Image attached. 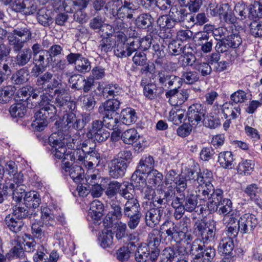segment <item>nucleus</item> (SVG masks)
I'll list each match as a JSON object with an SVG mask.
<instances>
[{"label":"nucleus","instance_id":"864d4df0","mask_svg":"<svg viewBox=\"0 0 262 262\" xmlns=\"http://www.w3.org/2000/svg\"><path fill=\"white\" fill-rule=\"evenodd\" d=\"M90 0H75L69 2L67 0L64 2V10L67 12L72 13L74 9V6H78L81 8H85L89 4Z\"/></svg>","mask_w":262,"mask_h":262},{"label":"nucleus","instance_id":"49530a36","mask_svg":"<svg viewBox=\"0 0 262 262\" xmlns=\"http://www.w3.org/2000/svg\"><path fill=\"white\" fill-rule=\"evenodd\" d=\"M142 171L136 169L131 177L132 185L137 189H141L147 185L146 179L143 176Z\"/></svg>","mask_w":262,"mask_h":262},{"label":"nucleus","instance_id":"72a5a7b5","mask_svg":"<svg viewBox=\"0 0 262 262\" xmlns=\"http://www.w3.org/2000/svg\"><path fill=\"white\" fill-rule=\"evenodd\" d=\"M52 12L46 8L39 10L37 13L38 23L45 27H49L53 23Z\"/></svg>","mask_w":262,"mask_h":262},{"label":"nucleus","instance_id":"cd10ccee","mask_svg":"<svg viewBox=\"0 0 262 262\" xmlns=\"http://www.w3.org/2000/svg\"><path fill=\"white\" fill-rule=\"evenodd\" d=\"M16 55L14 57V63L16 66L23 67L28 64L32 59L31 49L25 48L20 51L14 53Z\"/></svg>","mask_w":262,"mask_h":262},{"label":"nucleus","instance_id":"bb28decb","mask_svg":"<svg viewBox=\"0 0 262 262\" xmlns=\"http://www.w3.org/2000/svg\"><path fill=\"white\" fill-rule=\"evenodd\" d=\"M39 90L40 89H37V87L27 85L18 90L17 95L21 100H30L33 102L34 99L38 97Z\"/></svg>","mask_w":262,"mask_h":262},{"label":"nucleus","instance_id":"c85d7f7f","mask_svg":"<svg viewBox=\"0 0 262 262\" xmlns=\"http://www.w3.org/2000/svg\"><path fill=\"white\" fill-rule=\"evenodd\" d=\"M103 210L104 206L100 201L96 200L91 203L89 214L91 215L94 224H99Z\"/></svg>","mask_w":262,"mask_h":262},{"label":"nucleus","instance_id":"a211bd4d","mask_svg":"<svg viewBox=\"0 0 262 262\" xmlns=\"http://www.w3.org/2000/svg\"><path fill=\"white\" fill-rule=\"evenodd\" d=\"M237 222L243 234H250L252 232L257 225V220L252 214L246 213L241 216Z\"/></svg>","mask_w":262,"mask_h":262},{"label":"nucleus","instance_id":"6ab92c4d","mask_svg":"<svg viewBox=\"0 0 262 262\" xmlns=\"http://www.w3.org/2000/svg\"><path fill=\"white\" fill-rule=\"evenodd\" d=\"M164 213L163 207H157L150 208L145 214L146 225L150 227H154L159 224Z\"/></svg>","mask_w":262,"mask_h":262},{"label":"nucleus","instance_id":"a878e982","mask_svg":"<svg viewBox=\"0 0 262 262\" xmlns=\"http://www.w3.org/2000/svg\"><path fill=\"white\" fill-rule=\"evenodd\" d=\"M71 163L67 161L63 163L62 167L66 172L69 171V176L75 182L79 183L83 181L84 177V169L80 166L75 165L71 167Z\"/></svg>","mask_w":262,"mask_h":262},{"label":"nucleus","instance_id":"9b49d317","mask_svg":"<svg viewBox=\"0 0 262 262\" xmlns=\"http://www.w3.org/2000/svg\"><path fill=\"white\" fill-rule=\"evenodd\" d=\"M169 16L174 19V21L180 23L187 29L190 28V25L192 24L191 20H193V15L188 12L186 8L183 7H172L170 10Z\"/></svg>","mask_w":262,"mask_h":262},{"label":"nucleus","instance_id":"4468645a","mask_svg":"<svg viewBox=\"0 0 262 262\" xmlns=\"http://www.w3.org/2000/svg\"><path fill=\"white\" fill-rule=\"evenodd\" d=\"M53 75L50 72H46L43 75L38 77L36 81V85L44 90H53L55 88L61 86V80L57 78H53Z\"/></svg>","mask_w":262,"mask_h":262},{"label":"nucleus","instance_id":"13d9d810","mask_svg":"<svg viewBox=\"0 0 262 262\" xmlns=\"http://www.w3.org/2000/svg\"><path fill=\"white\" fill-rule=\"evenodd\" d=\"M254 163L250 160H243L238 164V172L245 176L249 175L254 169Z\"/></svg>","mask_w":262,"mask_h":262},{"label":"nucleus","instance_id":"774afa93","mask_svg":"<svg viewBox=\"0 0 262 262\" xmlns=\"http://www.w3.org/2000/svg\"><path fill=\"white\" fill-rule=\"evenodd\" d=\"M101 247L103 248L110 247L113 243V234L111 231L102 232L99 237Z\"/></svg>","mask_w":262,"mask_h":262},{"label":"nucleus","instance_id":"9d476101","mask_svg":"<svg viewBox=\"0 0 262 262\" xmlns=\"http://www.w3.org/2000/svg\"><path fill=\"white\" fill-rule=\"evenodd\" d=\"M7 197L12 196L14 201L20 202L25 192V186L13 182L12 179H7L4 184H1Z\"/></svg>","mask_w":262,"mask_h":262},{"label":"nucleus","instance_id":"0e129e2a","mask_svg":"<svg viewBox=\"0 0 262 262\" xmlns=\"http://www.w3.org/2000/svg\"><path fill=\"white\" fill-rule=\"evenodd\" d=\"M83 81H85L84 77L79 74H74L69 79L70 87L77 90H82Z\"/></svg>","mask_w":262,"mask_h":262},{"label":"nucleus","instance_id":"b1692460","mask_svg":"<svg viewBox=\"0 0 262 262\" xmlns=\"http://www.w3.org/2000/svg\"><path fill=\"white\" fill-rule=\"evenodd\" d=\"M5 172L9 176L7 179H12L13 182L22 184L24 182V175L17 172V166L13 161H8L5 166Z\"/></svg>","mask_w":262,"mask_h":262},{"label":"nucleus","instance_id":"ddd939ff","mask_svg":"<svg viewBox=\"0 0 262 262\" xmlns=\"http://www.w3.org/2000/svg\"><path fill=\"white\" fill-rule=\"evenodd\" d=\"M110 135V132L103 128V122L99 120L93 121L92 127L86 133L88 138L94 139L100 143L106 141Z\"/></svg>","mask_w":262,"mask_h":262},{"label":"nucleus","instance_id":"f8f14e48","mask_svg":"<svg viewBox=\"0 0 262 262\" xmlns=\"http://www.w3.org/2000/svg\"><path fill=\"white\" fill-rule=\"evenodd\" d=\"M179 88L176 87L167 91L165 93L166 97L171 105H179L186 101L192 90L188 89H183L178 91Z\"/></svg>","mask_w":262,"mask_h":262},{"label":"nucleus","instance_id":"c756f323","mask_svg":"<svg viewBox=\"0 0 262 262\" xmlns=\"http://www.w3.org/2000/svg\"><path fill=\"white\" fill-rule=\"evenodd\" d=\"M41 221L43 226L53 228L56 224L53 210L47 206L41 207Z\"/></svg>","mask_w":262,"mask_h":262},{"label":"nucleus","instance_id":"79ce46f5","mask_svg":"<svg viewBox=\"0 0 262 262\" xmlns=\"http://www.w3.org/2000/svg\"><path fill=\"white\" fill-rule=\"evenodd\" d=\"M154 18L149 13H142L135 20L137 28L142 29H149L152 27Z\"/></svg>","mask_w":262,"mask_h":262},{"label":"nucleus","instance_id":"338daca9","mask_svg":"<svg viewBox=\"0 0 262 262\" xmlns=\"http://www.w3.org/2000/svg\"><path fill=\"white\" fill-rule=\"evenodd\" d=\"M120 188V183L117 181H111L106 187L105 194L108 198L111 199L117 195Z\"/></svg>","mask_w":262,"mask_h":262},{"label":"nucleus","instance_id":"f257e3e1","mask_svg":"<svg viewBox=\"0 0 262 262\" xmlns=\"http://www.w3.org/2000/svg\"><path fill=\"white\" fill-rule=\"evenodd\" d=\"M189 224L187 219H183L177 223L166 220L161 225L160 229L163 233H165L166 237L169 241L179 243L183 240L190 239L191 236L188 231Z\"/></svg>","mask_w":262,"mask_h":262},{"label":"nucleus","instance_id":"6e6d98bb","mask_svg":"<svg viewBox=\"0 0 262 262\" xmlns=\"http://www.w3.org/2000/svg\"><path fill=\"white\" fill-rule=\"evenodd\" d=\"M147 182L151 186H159L163 179L162 173L154 169L146 173Z\"/></svg>","mask_w":262,"mask_h":262},{"label":"nucleus","instance_id":"f3484780","mask_svg":"<svg viewBox=\"0 0 262 262\" xmlns=\"http://www.w3.org/2000/svg\"><path fill=\"white\" fill-rule=\"evenodd\" d=\"M159 256V251L151 250L147 246L141 245L136 249L135 259L137 262H156Z\"/></svg>","mask_w":262,"mask_h":262},{"label":"nucleus","instance_id":"a19ab883","mask_svg":"<svg viewBox=\"0 0 262 262\" xmlns=\"http://www.w3.org/2000/svg\"><path fill=\"white\" fill-rule=\"evenodd\" d=\"M120 102L116 99H110L103 103L99 108L100 113L108 115L114 113L119 108Z\"/></svg>","mask_w":262,"mask_h":262},{"label":"nucleus","instance_id":"4d7b16f0","mask_svg":"<svg viewBox=\"0 0 262 262\" xmlns=\"http://www.w3.org/2000/svg\"><path fill=\"white\" fill-rule=\"evenodd\" d=\"M197 179L196 183L199 184V185L212 184L213 174L211 171L208 169H203L199 172Z\"/></svg>","mask_w":262,"mask_h":262},{"label":"nucleus","instance_id":"69168bd1","mask_svg":"<svg viewBox=\"0 0 262 262\" xmlns=\"http://www.w3.org/2000/svg\"><path fill=\"white\" fill-rule=\"evenodd\" d=\"M200 76L199 73L195 71H187L182 73L181 80L185 83L191 84L198 81Z\"/></svg>","mask_w":262,"mask_h":262},{"label":"nucleus","instance_id":"473e14b6","mask_svg":"<svg viewBox=\"0 0 262 262\" xmlns=\"http://www.w3.org/2000/svg\"><path fill=\"white\" fill-rule=\"evenodd\" d=\"M123 216H131L136 214L141 213L140 206L137 199L126 201L123 206Z\"/></svg>","mask_w":262,"mask_h":262},{"label":"nucleus","instance_id":"7ed1b4c3","mask_svg":"<svg viewBox=\"0 0 262 262\" xmlns=\"http://www.w3.org/2000/svg\"><path fill=\"white\" fill-rule=\"evenodd\" d=\"M31 37L32 33L30 28L28 27L25 26L17 27L8 35L9 49L7 48V49L9 50V52L11 50L14 53L18 52L24 49L25 43L29 41Z\"/></svg>","mask_w":262,"mask_h":262},{"label":"nucleus","instance_id":"58836bf2","mask_svg":"<svg viewBox=\"0 0 262 262\" xmlns=\"http://www.w3.org/2000/svg\"><path fill=\"white\" fill-rule=\"evenodd\" d=\"M59 85L54 91L55 96L54 103L57 106L61 107L65 106L70 100V97L68 95L66 89Z\"/></svg>","mask_w":262,"mask_h":262},{"label":"nucleus","instance_id":"f704fd0d","mask_svg":"<svg viewBox=\"0 0 262 262\" xmlns=\"http://www.w3.org/2000/svg\"><path fill=\"white\" fill-rule=\"evenodd\" d=\"M30 77L28 69L24 67L16 71L12 75L11 79L14 84L21 85L27 83L29 80Z\"/></svg>","mask_w":262,"mask_h":262},{"label":"nucleus","instance_id":"423d86ee","mask_svg":"<svg viewBox=\"0 0 262 262\" xmlns=\"http://www.w3.org/2000/svg\"><path fill=\"white\" fill-rule=\"evenodd\" d=\"M216 200L213 203H207V207L210 212L217 211L219 214L234 216L230 213L232 211V203L230 200L223 198V190H218L216 193Z\"/></svg>","mask_w":262,"mask_h":262},{"label":"nucleus","instance_id":"37998d69","mask_svg":"<svg viewBox=\"0 0 262 262\" xmlns=\"http://www.w3.org/2000/svg\"><path fill=\"white\" fill-rule=\"evenodd\" d=\"M133 247H136V245L134 242H129L126 247H120L116 251V258L121 262L127 261L130 257V251L133 250L132 248Z\"/></svg>","mask_w":262,"mask_h":262},{"label":"nucleus","instance_id":"de8ad7c7","mask_svg":"<svg viewBox=\"0 0 262 262\" xmlns=\"http://www.w3.org/2000/svg\"><path fill=\"white\" fill-rule=\"evenodd\" d=\"M154 160L152 157H143L139 162V165L137 169L141 171L142 173H147L152 170H154Z\"/></svg>","mask_w":262,"mask_h":262},{"label":"nucleus","instance_id":"09e8293b","mask_svg":"<svg viewBox=\"0 0 262 262\" xmlns=\"http://www.w3.org/2000/svg\"><path fill=\"white\" fill-rule=\"evenodd\" d=\"M53 60L51 59L49 52L47 50H43L40 54L36 57H33V62H36L47 68L51 64Z\"/></svg>","mask_w":262,"mask_h":262},{"label":"nucleus","instance_id":"2eb2a0df","mask_svg":"<svg viewBox=\"0 0 262 262\" xmlns=\"http://www.w3.org/2000/svg\"><path fill=\"white\" fill-rule=\"evenodd\" d=\"M185 254L186 250L183 247H168L162 251L160 256V261L161 262H173L178 258H182Z\"/></svg>","mask_w":262,"mask_h":262},{"label":"nucleus","instance_id":"39448f33","mask_svg":"<svg viewBox=\"0 0 262 262\" xmlns=\"http://www.w3.org/2000/svg\"><path fill=\"white\" fill-rule=\"evenodd\" d=\"M201 239H196L191 244L190 253L192 258L210 262L215 256V250L212 246H207Z\"/></svg>","mask_w":262,"mask_h":262},{"label":"nucleus","instance_id":"2f4dec72","mask_svg":"<svg viewBox=\"0 0 262 262\" xmlns=\"http://www.w3.org/2000/svg\"><path fill=\"white\" fill-rule=\"evenodd\" d=\"M235 158L231 151L220 152L218 157V162L221 167L226 169H232L235 165Z\"/></svg>","mask_w":262,"mask_h":262},{"label":"nucleus","instance_id":"f03ea898","mask_svg":"<svg viewBox=\"0 0 262 262\" xmlns=\"http://www.w3.org/2000/svg\"><path fill=\"white\" fill-rule=\"evenodd\" d=\"M151 37L146 36L139 40L132 41L130 42L118 41L114 49L115 54L118 57L124 58L130 56L138 49L147 50L151 45Z\"/></svg>","mask_w":262,"mask_h":262},{"label":"nucleus","instance_id":"6e6552de","mask_svg":"<svg viewBox=\"0 0 262 262\" xmlns=\"http://www.w3.org/2000/svg\"><path fill=\"white\" fill-rule=\"evenodd\" d=\"M55 125L58 128L68 126L77 130L82 129L90 119L84 116H54Z\"/></svg>","mask_w":262,"mask_h":262},{"label":"nucleus","instance_id":"603ef678","mask_svg":"<svg viewBox=\"0 0 262 262\" xmlns=\"http://www.w3.org/2000/svg\"><path fill=\"white\" fill-rule=\"evenodd\" d=\"M140 135L135 128H130L124 131L121 135V139L125 144H132L136 142Z\"/></svg>","mask_w":262,"mask_h":262},{"label":"nucleus","instance_id":"5fc2aeb1","mask_svg":"<svg viewBox=\"0 0 262 262\" xmlns=\"http://www.w3.org/2000/svg\"><path fill=\"white\" fill-rule=\"evenodd\" d=\"M121 88L117 84H110L103 88L102 94L106 98L115 97L120 95Z\"/></svg>","mask_w":262,"mask_h":262},{"label":"nucleus","instance_id":"c9c22d12","mask_svg":"<svg viewBox=\"0 0 262 262\" xmlns=\"http://www.w3.org/2000/svg\"><path fill=\"white\" fill-rule=\"evenodd\" d=\"M24 195V200L26 206L33 208L39 207L41 203V198L38 192L35 191L25 192Z\"/></svg>","mask_w":262,"mask_h":262},{"label":"nucleus","instance_id":"393cba45","mask_svg":"<svg viewBox=\"0 0 262 262\" xmlns=\"http://www.w3.org/2000/svg\"><path fill=\"white\" fill-rule=\"evenodd\" d=\"M202 119L201 116H190L188 117L189 125L187 123H184L178 127L177 132L179 136L184 138L189 135L191 132V126H195Z\"/></svg>","mask_w":262,"mask_h":262},{"label":"nucleus","instance_id":"0eeeda50","mask_svg":"<svg viewBox=\"0 0 262 262\" xmlns=\"http://www.w3.org/2000/svg\"><path fill=\"white\" fill-rule=\"evenodd\" d=\"M207 223L204 220H197L194 225V232L200 237L199 239L204 242L212 241L215 236L216 231V222L213 220H209Z\"/></svg>","mask_w":262,"mask_h":262},{"label":"nucleus","instance_id":"e433bc0d","mask_svg":"<svg viewBox=\"0 0 262 262\" xmlns=\"http://www.w3.org/2000/svg\"><path fill=\"white\" fill-rule=\"evenodd\" d=\"M219 16L227 23L233 24L235 20L232 9L228 4L219 5Z\"/></svg>","mask_w":262,"mask_h":262},{"label":"nucleus","instance_id":"aec40b11","mask_svg":"<svg viewBox=\"0 0 262 262\" xmlns=\"http://www.w3.org/2000/svg\"><path fill=\"white\" fill-rule=\"evenodd\" d=\"M223 221L227 228L223 236H228L233 239L237 236L238 232H241V228L237 222V218L235 216H226L223 218Z\"/></svg>","mask_w":262,"mask_h":262},{"label":"nucleus","instance_id":"8fccbe9b","mask_svg":"<svg viewBox=\"0 0 262 262\" xmlns=\"http://www.w3.org/2000/svg\"><path fill=\"white\" fill-rule=\"evenodd\" d=\"M175 187L177 192L181 193L187 189L188 193L190 192L191 187L190 183L187 181L184 174L181 173L177 176L176 181H175Z\"/></svg>","mask_w":262,"mask_h":262},{"label":"nucleus","instance_id":"e2e57ef3","mask_svg":"<svg viewBox=\"0 0 262 262\" xmlns=\"http://www.w3.org/2000/svg\"><path fill=\"white\" fill-rule=\"evenodd\" d=\"M249 17L256 21V19L262 18V4L255 2L249 9Z\"/></svg>","mask_w":262,"mask_h":262},{"label":"nucleus","instance_id":"5701e85b","mask_svg":"<svg viewBox=\"0 0 262 262\" xmlns=\"http://www.w3.org/2000/svg\"><path fill=\"white\" fill-rule=\"evenodd\" d=\"M72 140V143L68 145V147L71 149L67 152L66 158L68 159V161L70 160L72 162H74L75 161H83L85 155L83 154L79 146V141L73 138Z\"/></svg>","mask_w":262,"mask_h":262},{"label":"nucleus","instance_id":"1a4fd4ad","mask_svg":"<svg viewBox=\"0 0 262 262\" xmlns=\"http://www.w3.org/2000/svg\"><path fill=\"white\" fill-rule=\"evenodd\" d=\"M64 139L61 133H53L48 138V143L52 147L51 153L55 158L62 160V165L68 160L66 157L68 151L63 141Z\"/></svg>","mask_w":262,"mask_h":262},{"label":"nucleus","instance_id":"dca6fc26","mask_svg":"<svg viewBox=\"0 0 262 262\" xmlns=\"http://www.w3.org/2000/svg\"><path fill=\"white\" fill-rule=\"evenodd\" d=\"M218 190H222L220 189H215L212 184H207V185H199L195 190V194L198 199L204 202L209 200L208 203H213L216 200L215 194Z\"/></svg>","mask_w":262,"mask_h":262},{"label":"nucleus","instance_id":"c03bdc74","mask_svg":"<svg viewBox=\"0 0 262 262\" xmlns=\"http://www.w3.org/2000/svg\"><path fill=\"white\" fill-rule=\"evenodd\" d=\"M198 45L201 47V49L204 53L210 52L212 48L213 38L207 33H202L199 37Z\"/></svg>","mask_w":262,"mask_h":262},{"label":"nucleus","instance_id":"bf43d9fd","mask_svg":"<svg viewBox=\"0 0 262 262\" xmlns=\"http://www.w3.org/2000/svg\"><path fill=\"white\" fill-rule=\"evenodd\" d=\"M198 204V198L193 193H188L185 196L184 206L186 211L191 212L194 210Z\"/></svg>","mask_w":262,"mask_h":262},{"label":"nucleus","instance_id":"412c9836","mask_svg":"<svg viewBox=\"0 0 262 262\" xmlns=\"http://www.w3.org/2000/svg\"><path fill=\"white\" fill-rule=\"evenodd\" d=\"M158 79L159 83L164 88L168 89L172 86L180 88L181 78L178 76L160 71L158 73Z\"/></svg>","mask_w":262,"mask_h":262},{"label":"nucleus","instance_id":"7c9ffc66","mask_svg":"<svg viewBox=\"0 0 262 262\" xmlns=\"http://www.w3.org/2000/svg\"><path fill=\"white\" fill-rule=\"evenodd\" d=\"M234 248L233 239L228 236H223L220 242L218 251L221 255L231 256Z\"/></svg>","mask_w":262,"mask_h":262},{"label":"nucleus","instance_id":"3c124183","mask_svg":"<svg viewBox=\"0 0 262 262\" xmlns=\"http://www.w3.org/2000/svg\"><path fill=\"white\" fill-rule=\"evenodd\" d=\"M179 57V63L182 67L193 66L198 61L196 57L192 52H186L185 50Z\"/></svg>","mask_w":262,"mask_h":262},{"label":"nucleus","instance_id":"ea45409f","mask_svg":"<svg viewBox=\"0 0 262 262\" xmlns=\"http://www.w3.org/2000/svg\"><path fill=\"white\" fill-rule=\"evenodd\" d=\"M161 230H154L150 232L148 236L147 244L148 248H150L151 250H158L159 254L160 253V249L158 247L161 242L162 234Z\"/></svg>","mask_w":262,"mask_h":262},{"label":"nucleus","instance_id":"a18cd8bd","mask_svg":"<svg viewBox=\"0 0 262 262\" xmlns=\"http://www.w3.org/2000/svg\"><path fill=\"white\" fill-rule=\"evenodd\" d=\"M16 90L15 86L12 85L1 88L0 89V103H7L10 101Z\"/></svg>","mask_w":262,"mask_h":262},{"label":"nucleus","instance_id":"052dcab7","mask_svg":"<svg viewBox=\"0 0 262 262\" xmlns=\"http://www.w3.org/2000/svg\"><path fill=\"white\" fill-rule=\"evenodd\" d=\"M46 117V116H34L31 126L35 131L41 132L47 126L48 122Z\"/></svg>","mask_w":262,"mask_h":262},{"label":"nucleus","instance_id":"20e7f679","mask_svg":"<svg viewBox=\"0 0 262 262\" xmlns=\"http://www.w3.org/2000/svg\"><path fill=\"white\" fill-rule=\"evenodd\" d=\"M132 157L130 150L120 151L110 162L108 166L110 176L114 179L123 177L125 173L127 164L130 162Z\"/></svg>","mask_w":262,"mask_h":262},{"label":"nucleus","instance_id":"4be33fe9","mask_svg":"<svg viewBox=\"0 0 262 262\" xmlns=\"http://www.w3.org/2000/svg\"><path fill=\"white\" fill-rule=\"evenodd\" d=\"M133 5L131 2L126 1L123 2L122 5L115 11L114 9L110 10V13L113 17H118L119 18H125L131 19L134 17L135 9L133 8Z\"/></svg>","mask_w":262,"mask_h":262},{"label":"nucleus","instance_id":"4c0bfd02","mask_svg":"<svg viewBox=\"0 0 262 262\" xmlns=\"http://www.w3.org/2000/svg\"><path fill=\"white\" fill-rule=\"evenodd\" d=\"M5 222L8 228L11 231L17 233L21 230L24 225L22 220L9 214L6 216Z\"/></svg>","mask_w":262,"mask_h":262},{"label":"nucleus","instance_id":"680f3d73","mask_svg":"<svg viewBox=\"0 0 262 262\" xmlns=\"http://www.w3.org/2000/svg\"><path fill=\"white\" fill-rule=\"evenodd\" d=\"M133 192H134V190L127 183H120V188H119L118 193L121 196L127 201L135 199L136 198Z\"/></svg>","mask_w":262,"mask_h":262}]
</instances>
